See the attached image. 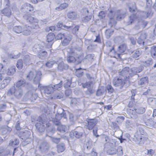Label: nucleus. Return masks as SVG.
I'll return each mask as SVG.
<instances>
[{"label":"nucleus","mask_w":156,"mask_h":156,"mask_svg":"<svg viewBox=\"0 0 156 156\" xmlns=\"http://www.w3.org/2000/svg\"><path fill=\"white\" fill-rule=\"evenodd\" d=\"M143 68V66H140L138 67L132 68L130 70L129 67H125L121 71L120 74L123 76H125L126 79L129 78V77H132L136 74L137 73L141 72Z\"/></svg>","instance_id":"obj_1"},{"label":"nucleus","mask_w":156,"mask_h":156,"mask_svg":"<svg viewBox=\"0 0 156 156\" xmlns=\"http://www.w3.org/2000/svg\"><path fill=\"white\" fill-rule=\"evenodd\" d=\"M121 72L119 73L120 76L119 78H115L113 81V85L116 87H119V88H122L124 85L126 87L128 86L129 84H125L127 82V79L126 78L125 76H123L120 74Z\"/></svg>","instance_id":"obj_2"},{"label":"nucleus","mask_w":156,"mask_h":156,"mask_svg":"<svg viewBox=\"0 0 156 156\" xmlns=\"http://www.w3.org/2000/svg\"><path fill=\"white\" fill-rule=\"evenodd\" d=\"M7 95L9 96L13 95L16 98H20L23 95V90L21 88L13 86L9 90Z\"/></svg>","instance_id":"obj_3"},{"label":"nucleus","mask_w":156,"mask_h":156,"mask_svg":"<svg viewBox=\"0 0 156 156\" xmlns=\"http://www.w3.org/2000/svg\"><path fill=\"white\" fill-rule=\"evenodd\" d=\"M31 135L30 131L25 130L24 131H20L19 134V137L22 140V142L24 145H26L32 141L30 138Z\"/></svg>","instance_id":"obj_4"},{"label":"nucleus","mask_w":156,"mask_h":156,"mask_svg":"<svg viewBox=\"0 0 156 156\" xmlns=\"http://www.w3.org/2000/svg\"><path fill=\"white\" fill-rule=\"evenodd\" d=\"M41 72L33 69L30 72L29 74L27 76V78L29 80L34 79V81L35 83L38 82L41 79Z\"/></svg>","instance_id":"obj_5"},{"label":"nucleus","mask_w":156,"mask_h":156,"mask_svg":"<svg viewBox=\"0 0 156 156\" xmlns=\"http://www.w3.org/2000/svg\"><path fill=\"white\" fill-rule=\"evenodd\" d=\"M42 119L41 117H39L37 120L38 122H37L35 124V126L37 129L40 132H42L44 130L46 126V127H48L49 126V123Z\"/></svg>","instance_id":"obj_6"},{"label":"nucleus","mask_w":156,"mask_h":156,"mask_svg":"<svg viewBox=\"0 0 156 156\" xmlns=\"http://www.w3.org/2000/svg\"><path fill=\"white\" fill-rule=\"evenodd\" d=\"M127 112L130 115L132 118H135L136 116V113L138 114H143L145 112V109L142 107H138L137 108H132L127 109Z\"/></svg>","instance_id":"obj_7"},{"label":"nucleus","mask_w":156,"mask_h":156,"mask_svg":"<svg viewBox=\"0 0 156 156\" xmlns=\"http://www.w3.org/2000/svg\"><path fill=\"white\" fill-rule=\"evenodd\" d=\"M24 17L26 19L27 22L30 24L31 28L37 29L38 28V20L37 19L30 16H24Z\"/></svg>","instance_id":"obj_8"},{"label":"nucleus","mask_w":156,"mask_h":156,"mask_svg":"<svg viewBox=\"0 0 156 156\" xmlns=\"http://www.w3.org/2000/svg\"><path fill=\"white\" fill-rule=\"evenodd\" d=\"M82 86L84 88H87V90L86 91L87 95L90 96L94 92V90L90 82H87L83 83Z\"/></svg>","instance_id":"obj_9"},{"label":"nucleus","mask_w":156,"mask_h":156,"mask_svg":"<svg viewBox=\"0 0 156 156\" xmlns=\"http://www.w3.org/2000/svg\"><path fill=\"white\" fill-rule=\"evenodd\" d=\"M58 110L59 111V112L61 111L62 113H58V114L56 115V119H54L52 120L54 124L58 126L59 125H60V122L59 121L60 117L62 116L64 118H66V115L63 113L64 111L63 109L62 108H59Z\"/></svg>","instance_id":"obj_10"},{"label":"nucleus","mask_w":156,"mask_h":156,"mask_svg":"<svg viewBox=\"0 0 156 156\" xmlns=\"http://www.w3.org/2000/svg\"><path fill=\"white\" fill-rule=\"evenodd\" d=\"M68 54L67 60L69 63L74 62L76 60L74 57V51L73 49L68 48L67 50Z\"/></svg>","instance_id":"obj_11"},{"label":"nucleus","mask_w":156,"mask_h":156,"mask_svg":"<svg viewBox=\"0 0 156 156\" xmlns=\"http://www.w3.org/2000/svg\"><path fill=\"white\" fill-rule=\"evenodd\" d=\"M71 25H64V27L66 28L69 31L72 30L73 34H76V32L78 31L80 26L78 25L75 26L73 24L72 22H71Z\"/></svg>","instance_id":"obj_12"},{"label":"nucleus","mask_w":156,"mask_h":156,"mask_svg":"<svg viewBox=\"0 0 156 156\" xmlns=\"http://www.w3.org/2000/svg\"><path fill=\"white\" fill-rule=\"evenodd\" d=\"M34 51L36 52L38 54V57L41 58V56H44L47 55V52L46 51H43L41 50L39 45L35 46L33 48Z\"/></svg>","instance_id":"obj_13"},{"label":"nucleus","mask_w":156,"mask_h":156,"mask_svg":"<svg viewBox=\"0 0 156 156\" xmlns=\"http://www.w3.org/2000/svg\"><path fill=\"white\" fill-rule=\"evenodd\" d=\"M47 41L48 43L47 44L48 48L51 47L55 38V35L52 33H50L47 35Z\"/></svg>","instance_id":"obj_14"},{"label":"nucleus","mask_w":156,"mask_h":156,"mask_svg":"<svg viewBox=\"0 0 156 156\" xmlns=\"http://www.w3.org/2000/svg\"><path fill=\"white\" fill-rule=\"evenodd\" d=\"M21 9L22 11L31 12L33 11L34 8L30 4L26 3L24 4L21 7Z\"/></svg>","instance_id":"obj_15"},{"label":"nucleus","mask_w":156,"mask_h":156,"mask_svg":"<svg viewBox=\"0 0 156 156\" xmlns=\"http://www.w3.org/2000/svg\"><path fill=\"white\" fill-rule=\"evenodd\" d=\"M62 41V44L63 46H65L69 44L72 39V37L70 34L65 35Z\"/></svg>","instance_id":"obj_16"},{"label":"nucleus","mask_w":156,"mask_h":156,"mask_svg":"<svg viewBox=\"0 0 156 156\" xmlns=\"http://www.w3.org/2000/svg\"><path fill=\"white\" fill-rule=\"evenodd\" d=\"M29 83H27L26 80L24 79H21L19 80L17 83L14 84V86L19 88L26 87Z\"/></svg>","instance_id":"obj_17"},{"label":"nucleus","mask_w":156,"mask_h":156,"mask_svg":"<svg viewBox=\"0 0 156 156\" xmlns=\"http://www.w3.org/2000/svg\"><path fill=\"white\" fill-rule=\"evenodd\" d=\"M88 125L87 127L90 130L92 129L97 123V120L96 119H93L89 120L87 121Z\"/></svg>","instance_id":"obj_18"},{"label":"nucleus","mask_w":156,"mask_h":156,"mask_svg":"<svg viewBox=\"0 0 156 156\" xmlns=\"http://www.w3.org/2000/svg\"><path fill=\"white\" fill-rule=\"evenodd\" d=\"M11 78L9 77H6L0 84V89H3L10 83Z\"/></svg>","instance_id":"obj_19"},{"label":"nucleus","mask_w":156,"mask_h":156,"mask_svg":"<svg viewBox=\"0 0 156 156\" xmlns=\"http://www.w3.org/2000/svg\"><path fill=\"white\" fill-rule=\"evenodd\" d=\"M44 91L45 93L50 94L54 91L53 87L51 85L43 87Z\"/></svg>","instance_id":"obj_20"},{"label":"nucleus","mask_w":156,"mask_h":156,"mask_svg":"<svg viewBox=\"0 0 156 156\" xmlns=\"http://www.w3.org/2000/svg\"><path fill=\"white\" fill-rule=\"evenodd\" d=\"M135 90H132L131 91V93L132 94V95L131 97V101H129L128 105V106L129 108V109H132V108H133V106L134 104L133 102V101H134V96L135 95Z\"/></svg>","instance_id":"obj_21"},{"label":"nucleus","mask_w":156,"mask_h":156,"mask_svg":"<svg viewBox=\"0 0 156 156\" xmlns=\"http://www.w3.org/2000/svg\"><path fill=\"white\" fill-rule=\"evenodd\" d=\"M1 13L4 15L9 17L11 15V11L9 8H5L1 11Z\"/></svg>","instance_id":"obj_22"},{"label":"nucleus","mask_w":156,"mask_h":156,"mask_svg":"<svg viewBox=\"0 0 156 156\" xmlns=\"http://www.w3.org/2000/svg\"><path fill=\"white\" fill-rule=\"evenodd\" d=\"M114 13L116 15V19L118 20H119L124 18L125 16V13L121 12V11L120 10L117 11Z\"/></svg>","instance_id":"obj_23"},{"label":"nucleus","mask_w":156,"mask_h":156,"mask_svg":"<svg viewBox=\"0 0 156 156\" xmlns=\"http://www.w3.org/2000/svg\"><path fill=\"white\" fill-rule=\"evenodd\" d=\"M49 144L46 142H43L40 147V149L42 151H45L49 149Z\"/></svg>","instance_id":"obj_24"},{"label":"nucleus","mask_w":156,"mask_h":156,"mask_svg":"<svg viewBox=\"0 0 156 156\" xmlns=\"http://www.w3.org/2000/svg\"><path fill=\"white\" fill-rule=\"evenodd\" d=\"M69 128V126L64 125H59L57 128V130L62 133L67 132Z\"/></svg>","instance_id":"obj_25"},{"label":"nucleus","mask_w":156,"mask_h":156,"mask_svg":"<svg viewBox=\"0 0 156 156\" xmlns=\"http://www.w3.org/2000/svg\"><path fill=\"white\" fill-rule=\"evenodd\" d=\"M67 16L70 20H76L77 18V14L75 12H68Z\"/></svg>","instance_id":"obj_26"},{"label":"nucleus","mask_w":156,"mask_h":156,"mask_svg":"<svg viewBox=\"0 0 156 156\" xmlns=\"http://www.w3.org/2000/svg\"><path fill=\"white\" fill-rule=\"evenodd\" d=\"M31 28L29 26H28L27 27L25 26L23 28V30L22 32V34L23 35L28 36L30 34L31 31L30 30V29Z\"/></svg>","instance_id":"obj_27"},{"label":"nucleus","mask_w":156,"mask_h":156,"mask_svg":"<svg viewBox=\"0 0 156 156\" xmlns=\"http://www.w3.org/2000/svg\"><path fill=\"white\" fill-rule=\"evenodd\" d=\"M136 18V16L135 15L133 14L129 17L128 21L126 22V24L129 25L132 24L135 21Z\"/></svg>","instance_id":"obj_28"},{"label":"nucleus","mask_w":156,"mask_h":156,"mask_svg":"<svg viewBox=\"0 0 156 156\" xmlns=\"http://www.w3.org/2000/svg\"><path fill=\"white\" fill-rule=\"evenodd\" d=\"M141 64L146 67L152 65L153 62L151 58H149L146 61H141Z\"/></svg>","instance_id":"obj_29"},{"label":"nucleus","mask_w":156,"mask_h":156,"mask_svg":"<svg viewBox=\"0 0 156 156\" xmlns=\"http://www.w3.org/2000/svg\"><path fill=\"white\" fill-rule=\"evenodd\" d=\"M68 6V4L66 3H63L61 4L59 6L56 8L55 9L58 11H61L67 8Z\"/></svg>","instance_id":"obj_30"},{"label":"nucleus","mask_w":156,"mask_h":156,"mask_svg":"<svg viewBox=\"0 0 156 156\" xmlns=\"http://www.w3.org/2000/svg\"><path fill=\"white\" fill-rule=\"evenodd\" d=\"M126 49V44H123L120 45L118 48V51L120 53L122 54L124 52Z\"/></svg>","instance_id":"obj_31"},{"label":"nucleus","mask_w":156,"mask_h":156,"mask_svg":"<svg viewBox=\"0 0 156 156\" xmlns=\"http://www.w3.org/2000/svg\"><path fill=\"white\" fill-rule=\"evenodd\" d=\"M135 137L138 141L140 142L142 140L143 141H144L147 139L146 137L143 136L141 134H138L137 133L135 134Z\"/></svg>","instance_id":"obj_32"},{"label":"nucleus","mask_w":156,"mask_h":156,"mask_svg":"<svg viewBox=\"0 0 156 156\" xmlns=\"http://www.w3.org/2000/svg\"><path fill=\"white\" fill-rule=\"evenodd\" d=\"M72 133L74 136L77 138H79L81 137L83 134V133L81 131L79 132L76 131L72 132L71 134Z\"/></svg>","instance_id":"obj_33"},{"label":"nucleus","mask_w":156,"mask_h":156,"mask_svg":"<svg viewBox=\"0 0 156 156\" xmlns=\"http://www.w3.org/2000/svg\"><path fill=\"white\" fill-rule=\"evenodd\" d=\"M151 53L152 56L154 58H155L156 56V46H153L150 47Z\"/></svg>","instance_id":"obj_34"},{"label":"nucleus","mask_w":156,"mask_h":156,"mask_svg":"<svg viewBox=\"0 0 156 156\" xmlns=\"http://www.w3.org/2000/svg\"><path fill=\"white\" fill-rule=\"evenodd\" d=\"M131 56L134 58H136L141 54V52L138 50H135L132 52Z\"/></svg>","instance_id":"obj_35"},{"label":"nucleus","mask_w":156,"mask_h":156,"mask_svg":"<svg viewBox=\"0 0 156 156\" xmlns=\"http://www.w3.org/2000/svg\"><path fill=\"white\" fill-rule=\"evenodd\" d=\"M57 151L59 153L62 152L65 149V145L63 143H61L58 145L57 146Z\"/></svg>","instance_id":"obj_36"},{"label":"nucleus","mask_w":156,"mask_h":156,"mask_svg":"<svg viewBox=\"0 0 156 156\" xmlns=\"http://www.w3.org/2000/svg\"><path fill=\"white\" fill-rule=\"evenodd\" d=\"M148 78L144 77L141 79L138 82L139 85H143L147 83Z\"/></svg>","instance_id":"obj_37"},{"label":"nucleus","mask_w":156,"mask_h":156,"mask_svg":"<svg viewBox=\"0 0 156 156\" xmlns=\"http://www.w3.org/2000/svg\"><path fill=\"white\" fill-rule=\"evenodd\" d=\"M13 30L14 32L18 34L22 33L23 30L22 27L19 26H14L13 28Z\"/></svg>","instance_id":"obj_38"},{"label":"nucleus","mask_w":156,"mask_h":156,"mask_svg":"<svg viewBox=\"0 0 156 156\" xmlns=\"http://www.w3.org/2000/svg\"><path fill=\"white\" fill-rule=\"evenodd\" d=\"M7 74L9 75H13L15 72V66H12L9 68L7 70Z\"/></svg>","instance_id":"obj_39"},{"label":"nucleus","mask_w":156,"mask_h":156,"mask_svg":"<svg viewBox=\"0 0 156 156\" xmlns=\"http://www.w3.org/2000/svg\"><path fill=\"white\" fill-rule=\"evenodd\" d=\"M113 32V31L112 29L107 30L105 32V35L106 38H109Z\"/></svg>","instance_id":"obj_40"},{"label":"nucleus","mask_w":156,"mask_h":156,"mask_svg":"<svg viewBox=\"0 0 156 156\" xmlns=\"http://www.w3.org/2000/svg\"><path fill=\"white\" fill-rule=\"evenodd\" d=\"M140 14L142 15L143 18H146L150 16L151 12L150 10H149L147 12H140Z\"/></svg>","instance_id":"obj_41"},{"label":"nucleus","mask_w":156,"mask_h":156,"mask_svg":"<svg viewBox=\"0 0 156 156\" xmlns=\"http://www.w3.org/2000/svg\"><path fill=\"white\" fill-rule=\"evenodd\" d=\"M107 153L109 154L114 155L117 153V151L115 148H112L110 149L108 151Z\"/></svg>","instance_id":"obj_42"},{"label":"nucleus","mask_w":156,"mask_h":156,"mask_svg":"<svg viewBox=\"0 0 156 156\" xmlns=\"http://www.w3.org/2000/svg\"><path fill=\"white\" fill-rule=\"evenodd\" d=\"M81 68L76 69V71L75 73L77 76L80 77L83 75V72L81 70Z\"/></svg>","instance_id":"obj_43"},{"label":"nucleus","mask_w":156,"mask_h":156,"mask_svg":"<svg viewBox=\"0 0 156 156\" xmlns=\"http://www.w3.org/2000/svg\"><path fill=\"white\" fill-rule=\"evenodd\" d=\"M19 143V140L18 139H15L14 141H10L9 144L10 146H14L15 145H18Z\"/></svg>","instance_id":"obj_44"},{"label":"nucleus","mask_w":156,"mask_h":156,"mask_svg":"<svg viewBox=\"0 0 156 156\" xmlns=\"http://www.w3.org/2000/svg\"><path fill=\"white\" fill-rule=\"evenodd\" d=\"M16 66L19 69H22L23 66V63L22 59H19L18 61Z\"/></svg>","instance_id":"obj_45"},{"label":"nucleus","mask_w":156,"mask_h":156,"mask_svg":"<svg viewBox=\"0 0 156 156\" xmlns=\"http://www.w3.org/2000/svg\"><path fill=\"white\" fill-rule=\"evenodd\" d=\"M50 140L54 143L58 144L60 142V138H57L51 136H50Z\"/></svg>","instance_id":"obj_46"},{"label":"nucleus","mask_w":156,"mask_h":156,"mask_svg":"<svg viewBox=\"0 0 156 156\" xmlns=\"http://www.w3.org/2000/svg\"><path fill=\"white\" fill-rule=\"evenodd\" d=\"M117 151V154L119 156H121L123 154V152L122 151V148L121 146H119L118 148L117 149H116Z\"/></svg>","instance_id":"obj_47"},{"label":"nucleus","mask_w":156,"mask_h":156,"mask_svg":"<svg viewBox=\"0 0 156 156\" xmlns=\"http://www.w3.org/2000/svg\"><path fill=\"white\" fill-rule=\"evenodd\" d=\"M62 81H61L58 84L54 85L53 87L54 91L61 88L62 86Z\"/></svg>","instance_id":"obj_48"},{"label":"nucleus","mask_w":156,"mask_h":156,"mask_svg":"<svg viewBox=\"0 0 156 156\" xmlns=\"http://www.w3.org/2000/svg\"><path fill=\"white\" fill-rule=\"evenodd\" d=\"M92 145V141L90 140H89L87 142L85 147H86L87 149H89L91 147Z\"/></svg>","instance_id":"obj_49"},{"label":"nucleus","mask_w":156,"mask_h":156,"mask_svg":"<svg viewBox=\"0 0 156 156\" xmlns=\"http://www.w3.org/2000/svg\"><path fill=\"white\" fill-rule=\"evenodd\" d=\"M55 62H56L52 60L49 61L46 63V66L48 67H51L54 64Z\"/></svg>","instance_id":"obj_50"},{"label":"nucleus","mask_w":156,"mask_h":156,"mask_svg":"<svg viewBox=\"0 0 156 156\" xmlns=\"http://www.w3.org/2000/svg\"><path fill=\"white\" fill-rule=\"evenodd\" d=\"M92 16L90 15L86 16L83 17L82 19V21L84 22L89 21L91 18Z\"/></svg>","instance_id":"obj_51"},{"label":"nucleus","mask_w":156,"mask_h":156,"mask_svg":"<svg viewBox=\"0 0 156 156\" xmlns=\"http://www.w3.org/2000/svg\"><path fill=\"white\" fill-rule=\"evenodd\" d=\"M106 88L109 93H112L113 91V88L110 85H107L106 87Z\"/></svg>","instance_id":"obj_52"},{"label":"nucleus","mask_w":156,"mask_h":156,"mask_svg":"<svg viewBox=\"0 0 156 156\" xmlns=\"http://www.w3.org/2000/svg\"><path fill=\"white\" fill-rule=\"evenodd\" d=\"M147 36L146 34L144 33H141L140 35L139 36V38L140 39H142L144 40L146 38Z\"/></svg>","instance_id":"obj_53"},{"label":"nucleus","mask_w":156,"mask_h":156,"mask_svg":"<svg viewBox=\"0 0 156 156\" xmlns=\"http://www.w3.org/2000/svg\"><path fill=\"white\" fill-rule=\"evenodd\" d=\"M30 59V57L28 55H25L24 58V63H27L29 61Z\"/></svg>","instance_id":"obj_54"},{"label":"nucleus","mask_w":156,"mask_h":156,"mask_svg":"<svg viewBox=\"0 0 156 156\" xmlns=\"http://www.w3.org/2000/svg\"><path fill=\"white\" fill-rule=\"evenodd\" d=\"M71 84L70 81L67 80L66 83L64 84V87L65 88H68L70 87Z\"/></svg>","instance_id":"obj_55"},{"label":"nucleus","mask_w":156,"mask_h":156,"mask_svg":"<svg viewBox=\"0 0 156 156\" xmlns=\"http://www.w3.org/2000/svg\"><path fill=\"white\" fill-rule=\"evenodd\" d=\"M4 69L3 68V65L0 64V80H2V77L1 74L2 73L4 72Z\"/></svg>","instance_id":"obj_56"},{"label":"nucleus","mask_w":156,"mask_h":156,"mask_svg":"<svg viewBox=\"0 0 156 156\" xmlns=\"http://www.w3.org/2000/svg\"><path fill=\"white\" fill-rule=\"evenodd\" d=\"M79 99H76V98H74L72 99L71 101V104L74 105H76L79 103Z\"/></svg>","instance_id":"obj_57"},{"label":"nucleus","mask_w":156,"mask_h":156,"mask_svg":"<svg viewBox=\"0 0 156 156\" xmlns=\"http://www.w3.org/2000/svg\"><path fill=\"white\" fill-rule=\"evenodd\" d=\"M104 92V91L101 89H99L97 91L96 95L97 96H100L103 94Z\"/></svg>","instance_id":"obj_58"},{"label":"nucleus","mask_w":156,"mask_h":156,"mask_svg":"<svg viewBox=\"0 0 156 156\" xmlns=\"http://www.w3.org/2000/svg\"><path fill=\"white\" fill-rule=\"evenodd\" d=\"M133 7H131L129 6V11L131 12H134L135 11V10L136 9V7L135 6V4L134 3L133 4Z\"/></svg>","instance_id":"obj_59"},{"label":"nucleus","mask_w":156,"mask_h":156,"mask_svg":"<svg viewBox=\"0 0 156 156\" xmlns=\"http://www.w3.org/2000/svg\"><path fill=\"white\" fill-rule=\"evenodd\" d=\"M65 36V35L64 34L60 33L58 34L56 37V38L58 39H62Z\"/></svg>","instance_id":"obj_60"},{"label":"nucleus","mask_w":156,"mask_h":156,"mask_svg":"<svg viewBox=\"0 0 156 156\" xmlns=\"http://www.w3.org/2000/svg\"><path fill=\"white\" fill-rule=\"evenodd\" d=\"M94 56V54H89L87 55L86 57L89 60H91L93 59Z\"/></svg>","instance_id":"obj_61"},{"label":"nucleus","mask_w":156,"mask_h":156,"mask_svg":"<svg viewBox=\"0 0 156 156\" xmlns=\"http://www.w3.org/2000/svg\"><path fill=\"white\" fill-rule=\"evenodd\" d=\"M98 16L99 17L100 19H102L105 16L104 12L103 11L100 12L98 14Z\"/></svg>","instance_id":"obj_62"},{"label":"nucleus","mask_w":156,"mask_h":156,"mask_svg":"<svg viewBox=\"0 0 156 156\" xmlns=\"http://www.w3.org/2000/svg\"><path fill=\"white\" fill-rule=\"evenodd\" d=\"M147 155L151 156L154 154V151L153 150L150 149L147 150Z\"/></svg>","instance_id":"obj_63"},{"label":"nucleus","mask_w":156,"mask_h":156,"mask_svg":"<svg viewBox=\"0 0 156 156\" xmlns=\"http://www.w3.org/2000/svg\"><path fill=\"white\" fill-rule=\"evenodd\" d=\"M6 105H2L0 106V111L3 112L5 110L6 108Z\"/></svg>","instance_id":"obj_64"}]
</instances>
